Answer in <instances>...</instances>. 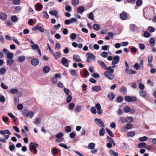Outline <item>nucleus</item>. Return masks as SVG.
<instances>
[{"instance_id": "obj_1", "label": "nucleus", "mask_w": 156, "mask_h": 156, "mask_svg": "<svg viewBox=\"0 0 156 156\" xmlns=\"http://www.w3.org/2000/svg\"><path fill=\"white\" fill-rule=\"evenodd\" d=\"M38 144L34 142H31L30 144L29 149L31 153H33L34 154H36L37 152V151L36 149L38 147Z\"/></svg>"}, {"instance_id": "obj_2", "label": "nucleus", "mask_w": 156, "mask_h": 156, "mask_svg": "<svg viewBox=\"0 0 156 156\" xmlns=\"http://www.w3.org/2000/svg\"><path fill=\"white\" fill-rule=\"evenodd\" d=\"M22 114L25 116L29 117L30 118H32L34 115V113L33 112H29L27 109L23 110Z\"/></svg>"}, {"instance_id": "obj_3", "label": "nucleus", "mask_w": 156, "mask_h": 156, "mask_svg": "<svg viewBox=\"0 0 156 156\" xmlns=\"http://www.w3.org/2000/svg\"><path fill=\"white\" fill-rule=\"evenodd\" d=\"M124 99L126 101L130 102L131 101L134 102L136 101L137 98L136 96H133L131 97L129 96H126L125 97Z\"/></svg>"}, {"instance_id": "obj_4", "label": "nucleus", "mask_w": 156, "mask_h": 156, "mask_svg": "<svg viewBox=\"0 0 156 156\" xmlns=\"http://www.w3.org/2000/svg\"><path fill=\"white\" fill-rule=\"evenodd\" d=\"M95 123L101 127H105V125L103 121L101 119L98 118H96L94 119Z\"/></svg>"}, {"instance_id": "obj_5", "label": "nucleus", "mask_w": 156, "mask_h": 156, "mask_svg": "<svg viewBox=\"0 0 156 156\" xmlns=\"http://www.w3.org/2000/svg\"><path fill=\"white\" fill-rule=\"evenodd\" d=\"M39 24H37L33 28L32 30L35 31L36 30H38L41 32H44V29L43 27L40 26H39Z\"/></svg>"}, {"instance_id": "obj_6", "label": "nucleus", "mask_w": 156, "mask_h": 156, "mask_svg": "<svg viewBox=\"0 0 156 156\" xmlns=\"http://www.w3.org/2000/svg\"><path fill=\"white\" fill-rule=\"evenodd\" d=\"M104 75L108 79L112 80L114 78V76L110 73L108 71H105L104 73Z\"/></svg>"}, {"instance_id": "obj_7", "label": "nucleus", "mask_w": 156, "mask_h": 156, "mask_svg": "<svg viewBox=\"0 0 156 156\" xmlns=\"http://www.w3.org/2000/svg\"><path fill=\"white\" fill-rule=\"evenodd\" d=\"M120 57L119 55L115 56L113 58V60L112 62V64L115 65L118 63L119 61Z\"/></svg>"}, {"instance_id": "obj_8", "label": "nucleus", "mask_w": 156, "mask_h": 156, "mask_svg": "<svg viewBox=\"0 0 156 156\" xmlns=\"http://www.w3.org/2000/svg\"><path fill=\"white\" fill-rule=\"evenodd\" d=\"M121 19L123 20H126L127 18V15L126 12L123 11L122 13L120 15Z\"/></svg>"}, {"instance_id": "obj_9", "label": "nucleus", "mask_w": 156, "mask_h": 156, "mask_svg": "<svg viewBox=\"0 0 156 156\" xmlns=\"http://www.w3.org/2000/svg\"><path fill=\"white\" fill-rule=\"evenodd\" d=\"M68 60L66 58L64 57L61 60V63L65 66L68 67H69V63H68Z\"/></svg>"}, {"instance_id": "obj_10", "label": "nucleus", "mask_w": 156, "mask_h": 156, "mask_svg": "<svg viewBox=\"0 0 156 156\" xmlns=\"http://www.w3.org/2000/svg\"><path fill=\"white\" fill-rule=\"evenodd\" d=\"M73 59L75 62H81L82 60L80 57L77 55H74L73 56Z\"/></svg>"}, {"instance_id": "obj_11", "label": "nucleus", "mask_w": 156, "mask_h": 156, "mask_svg": "<svg viewBox=\"0 0 156 156\" xmlns=\"http://www.w3.org/2000/svg\"><path fill=\"white\" fill-rule=\"evenodd\" d=\"M49 13L52 16H55L57 18L59 17L58 12L56 10H55L53 11H50L49 12Z\"/></svg>"}, {"instance_id": "obj_12", "label": "nucleus", "mask_w": 156, "mask_h": 156, "mask_svg": "<svg viewBox=\"0 0 156 156\" xmlns=\"http://www.w3.org/2000/svg\"><path fill=\"white\" fill-rule=\"evenodd\" d=\"M39 63L38 60L36 58H34L31 60V63L33 66H36Z\"/></svg>"}, {"instance_id": "obj_13", "label": "nucleus", "mask_w": 156, "mask_h": 156, "mask_svg": "<svg viewBox=\"0 0 156 156\" xmlns=\"http://www.w3.org/2000/svg\"><path fill=\"white\" fill-rule=\"evenodd\" d=\"M7 18V14L4 13L2 12L0 14V19L2 20H6Z\"/></svg>"}, {"instance_id": "obj_14", "label": "nucleus", "mask_w": 156, "mask_h": 156, "mask_svg": "<svg viewBox=\"0 0 156 156\" xmlns=\"http://www.w3.org/2000/svg\"><path fill=\"white\" fill-rule=\"evenodd\" d=\"M92 89L94 91L98 92L101 90L102 88L100 86H96L92 87Z\"/></svg>"}, {"instance_id": "obj_15", "label": "nucleus", "mask_w": 156, "mask_h": 156, "mask_svg": "<svg viewBox=\"0 0 156 156\" xmlns=\"http://www.w3.org/2000/svg\"><path fill=\"white\" fill-rule=\"evenodd\" d=\"M37 5V10L38 11H39L41 10L43 8V6L42 4L41 3H37V4H36L35 5V6ZM36 10V9H35Z\"/></svg>"}, {"instance_id": "obj_16", "label": "nucleus", "mask_w": 156, "mask_h": 156, "mask_svg": "<svg viewBox=\"0 0 156 156\" xmlns=\"http://www.w3.org/2000/svg\"><path fill=\"white\" fill-rule=\"evenodd\" d=\"M125 72L128 74H135L136 73V71L129 69H128L127 70H125Z\"/></svg>"}, {"instance_id": "obj_17", "label": "nucleus", "mask_w": 156, "mask_h": 156, "mask_svg": "<svg viewBox=\"0 0 156 156\" xmlns=\"http://www.w3.org/2000/svg\"><path fill=\"white\" fill-rule=\"evenodd\" d=\"M85 10L84 7L82 6H78L77 8V11L79 13H81L83 12Z\"/></svg>"}, {"instance_id": "obj_18", "label": "nucleus", "mask_w": 156, "mask_h": 156, "mask_svg": "<svg viewBox=\"0 0 156 156\" xmlns=\"http://www.w3.org/2000/svg\"><path fill=\"white\" fill-rule=\"evenodd\" d=\"M98 64L101 67L104 69H105L106 67V66L105 63L101 60L98 61Z\"/></svg>"}, {"instance_id": "obj_19", "label": "nucleus", "mask_w": 156, "mask_h": 156, "mask_svg": "<svg viewBox=\"0 0 156 156\" xmlns=\"http://www.w3.org/2000/svg\"><path fill=\"white\" fill-rule=\"evenodd\" d=\"M50 70V67L48 66H44L43 69V72L45 73H48Z\"/></svg>"}, {"instance_id": "obj_20", "label": "nucleus", "mask_w": 156, "mask_h": 156, "mask_svg": "<svg viewBox=\"0 0 156 156\" xmlns=\"http://www.w3.org/2000/svg\"><path fill=\"white\" fill-rule=\"evenodd\" d=\"M0 133L2 135H4L5 134H7L9 135L11 134V132L8 130H2L0 131Z\"/></svg>"}, {"instance_id": "obj_21", "label": "nucleus", "mask_w": 156, "mask_h": 156, "mask_svg": "<svg viewBox=\"0 0 156 156\" xmlns=\"http://www.w3.org/2000/svg\"><path fill=\"white\" fill-rule=\"evenodd\" d=\"M139 94L140 96L144 98L147 95V93L144 90H141L139 92Z\"/></svg>"}, {"instance_id": "obj_22", "label": "nucleus", "mask_w": 156, "mask_h": 156, "mask_svg": "<svg viewBox=\"0 0 156 156\" xmlns=\"http://www.w3.org/2000/svg\"><path fill=\"white\" fill-rule=\"evenodd\" d=\"M105 133V129L102 128H101L99 130V135L100 136H103L104 135Z\"/></svg>"}, {"instance_id": "obj_23", "label": "nucleus", "mask_w": 156, "mask_h": 156, "mask_svg": "<svg viewBox=\"0 0 156 156\" xmlns=\"http://www.w3.org/2000/svg\"><path fill=\"white\" fill-rule=\"evenodd\" d=\"M125 120L126 122H131L133 121V119L131 117H127Z\"/></svg>"}, {"instance_id": "obj_24", "label": "nucleus", "mask_w": 156, "mask_h": 156, "mask_svg": "<svg viewBox=\"0 0 156 156\" xmlns=\"http://www.w3.org/2000/svg\"><path fill=\"white\" fill-rule=\"evenodd\" d=\"M87 57H89L92 59H94L95 58V56L93 55L92 53L89 52L87 54Z\"/></svg>"}, {"instance_id": "obj_25", "label": "nucleus", "mask_w": 156, "mask_h": 156, "mask_svg": "<svg viewBox=\"0 0 156 156\" xmlns=\"http://www.w3.org/2000/svg\"><path fill=\"white\" fill-rule=\"evenodd\" d=\"M31 48L33 50H38L39 48V46L37 44H34L31 45Z\"/></svg>"}, {"instance_id": "obj_26", "label": "nucleus", "mask_w": 156, "mask_h": 156, "mask_svg": "<svg viewBox=\"0 0 156 156\" xmlns=\"http://www.w3.org/2000/svg\"><path fill=\"white\" fill-rule=\"evenodd\" d=\"M120 91L124 94L126 93L127 92V89L126 87L124 86L122 87L120 90Z\"/></svg>"}, {"instance_id": "obj_27", "label": "nucleus", "mask_w": 156, "mask_h": 156, "mask_svg": "<svg viewBox=\"0 0 156 156\" xmlns=\"http://www.w3.org/2000/svg\"><path fill=\"white\" fill-rule=\"evenodd\" d=\"M106 130L107 132L108 133L109 136L112 137H113L114 136V134L112 133V131L108 128H106Z\"/></svg>"}, {"instance_id": "obj_28", "label": "nucleus", "mask_w": 156, "mask_h": 156, "mask_svg": "<svg viewBox=\"0 0 156 156\" xmlns=\"http://www.w3.org/2000/svg\"><path fill=\"white\" fill-rule=\"evenodd\" d=\"M153 60V56L152 55L149 56L148 57V63L149 64V66H151V65L152 61Z\"/></svg>"}, {"instance_id": "obj_29", "label": "nucleus", "mask_w": 156, "mask_h": 156, "mask_svg": "<svg viewBox=\"0 0 156 156\" xmlns=\"http://www.w3.org/2000/svg\"><path fill=\"white\" fill-rule=\"evenodd\" d=\"M93 28L95 30H98L100 28V26L99 25L97 24H95L93 25Z\"/></svg>"}, {"instance_id": "obj_30", "label": "nucleus", "mask_w": 156, "mask_h": 156, "mask_svg": "<svg viewBox=\"0 0 156 156\" xmlns=\"http://www.w3.org/2000/svg\"><path fill=\"white\" fill-rule=\"evenodd\" d=\"M109 153L111 155H113L114 156H118V154L114 151L112 149L110 150L109 151Z\"/></svg>"}, {"instance_id": "obj_31", "label": "nucleus", "mask_w": 156, "mask_h": 156, "mask_svg": "<svg viewBox=\"0 0 156 156\" xmlns=\"http://www.w3.org/2000/svg\"><path fill=\"white\" fill-rule=\"evenodd\" d=\"M146 145V144L144 142H142L139 143L137 145V147H138L139 148H145V147Z\"/></svg>"}, {"instance_id": "obj_32", "label": "nucleus", "mask_w": 156, "mask_h": 156, "mask_svg": "<svg viewBox=\"0 0 156 156\" xmlns=\"http://www.w3.org/2000/svg\"><path fill=\"white\" fill-rule=\"evenodd\" d=\"M108 71H109L110 73H113L114 72V69L112 68V67L111 66H109L108 67H106L105 69Z\"/></svg>"}, {"instance_id": "obj_33", "label": "nucleus", "mask_w": 156, "mask_h": 156, "mask_svg": "<svg viewBox=\"0 0 156 156\" xmlns=\"http://www.w3.org/2000/svg\"><path fill=\"white\" fill-rule=\"evenodd\" d=\"M123 110L126 113L128 112L130 110V108L128 106H126L123 108Z\"/></svg>"}, {"instance_id": "obj_34", "label": "nucleus", "mask_w": 156, "mask_h": 156, "mask_svg": "<svg viewBox=\"0 0 156 156\" xmlns=\"http://www.w3.org/2000/svg\"><path fill=\"white\" fill-rule=\"evenodd\" d=\"M6 72V70L5 68L2 67L0 69V74L2 75Z\"/></svg>"}, {"instance_id": "obj_35", "label": "nucleus", "mask_w": 156, "mask_h": 156, "mask_svg": "<svg viewBox=\"0 0 156 156\" xmlns=\"http://www.w3.org/2000/svg\"><path fill=\"white\" fill-rule=\"evenodd\" d=\"M88 17L89 19L93 20L94 19V16L92 12H91L88 14Z\"/></svg>"}, {"instance_id": "obj_36", "label": "nucleus", "mask_w": 156, "mask_h": 156, "mask_svg": "<svg viewBox=\"0 0 156 156\" xmlns=\"http://www.w3.org/2000/svg\"><path fill=\"white\" fill-rule=\"evenodd\" d=\"M95 144L94 143H91L88 145V148L93 149L95 147Z\"/></svg>"}, {"instance_id": "obj_37", "label": "nucleus", "mask_w": 156, "mask_h": 156, "mask_svg": "<svg viewBox=\"0 0 156 156\" xmlns=\"http://www.w3.org/2000/svg\"><path fill=\"white\" fill-rule=\"evenodd\" d=\"M14 62V60L12 59H9L7 60V65H11Z\"/></svg>"}, {"instance_id": "obj_38", "label": "nucleus", "mask_w": 156, "mask_h": 156, "mask_svg": "<svg viewBox=\"0 0 156 156\" xmlns=\"http://www.w3.org/2000/svg\"><path fill=\"white\" fill-rule=\"evenodd\" d=\"M135 133L134 131H130L127 133V136L131 137H133L135 135Z\"/></svg>"}, {"instance_id": "obj_39", "label": "nucleus", "mask_w": 156, "mask_h": 156, "mask_svg": "<svg viewBox=\"0 0 156 156\" xmlns=\"http://www.w3.org/2000/svg\"><path fill=\"white\" fill-rule=\"evenodd\" d=\"M17 59L19 62H21L25 60V57L24 56H20Z\"/></svg>"}, {"instance_id": "obj_40", "label": "nucleus", "mask_w": 156, "mask_h": 156, "mask_svg": "<svg viewBox=\"0 0 156 156\" xmlns=\"http://www.w3.org/2000/svg\"><path fill=\"white\" fill-rule=\"evenodd\" d=\"M91 112L93 114H95L97 112L96 108L94 107H92L90 109Z\"/></svg>"}, {"instance_id": "obj_41", "label": "nucleus", "mask_w": 156, "mask_h": 156, "mask_svg": "<svg viewBox=\"0 0 156 156\" xmlns=\"http://www.w3.org/2000/svg\"><path fill=\"white\" fill-rule=\"evenodd\" d=\"M65 130L67 133L70 132L71 131V127L69 126H68L66 127Z\"/></svg>"}, {"instance_id": "obj_42", "label": "nucleus", "mask_w": 156, "mask_h": 156, "mask_svg": "<svg viewBox=\"0 0 156 156\" xmlns=\"http://www.w3.org/2000/svg\"><path fill=\"white\" fill-rule=\"evenodd\" d=\"M143 2L141 0H137L136 2V5L140 6L142 4Z\"/></svg>"}, {"instance_id": "obj_43", "label": "nucleus", "mask_w": 156, "mask_h": 156, "mask_svg": "<svg viewBox=\"0 0 156 156\" xmlns=\"http://www.w3.org/2000/svg\"><path fill=\"white\" fill-rule=\"evenodd\" d=\"M13 57V55L12 53L9 52L7 54V57L9 59H12Z\"/></svg>"}, {"instance_id": "obj_44", "label": "nucleus", "mask_w": 156, "mask_h": 156, "mask_svg": "<svg viewBox=\"0 0 156 156\" xmlns=\"http://www.w3.org/2000/svg\"><path fill=\"white\" fill-rule=\"evenodd\" d=\"M10 92L12 94H15L18 91V90L16 88H12L10 90Z\"/></svg>"}, {"instance_id": "obj_45", "label": "nucleus", "mask_w": 156, "mask_h": 156, "mask_svg": "<svg viewBox=\"0 0 156 156\" xmlns=\"http://www.w3.org/2000/svg\"><path fill=\"white\" fill-rule=\"evenodd\" d=\"M144 36L145 37H148L150 36L151 34L148 31H145L144 33Z\"/></svg>"}, {"instance_id": "obj_46", "label": "nucleus", "mask_w": 156, "mask_h": 156, "mask_svg": "<svg viewBox=\"0 0 156 156\" xmlns=\"http://www.w3.org/2000/svg\"><path fill=\"white\" fill-rule=\"evenodd\" d=\"M133 67L135 70H137L140 67V66H139V64L138 63H136L134 64Z\"/></svg>"}, {"instance_id": "obj_47", "label": "nucleus", "mask_w": 156, "mask_h": 156, "mask_svg": "<svg viewBox=\"0 0 156 156\" xmlns=\"http://www.w3.org/2000/svg\"><path fill=\"white\" fill-rule=\"evenodd\" d=\"M108 97L110 100H112L115 98V95L113 93H112L111 95L108 94Z\"/></svg>"}, {"instance_id": "obj_48", "label": "nucleus", "mask_w": 156, "mask_h": 156, "mask_svg": "<svg viewBox=\"0 0 156 156\" xmlns=\"http://www.w3.org/2000/svg\"><path fill=\"white\" fill-rule=\"evenodd\" d=\"M147 139V137L146 136H144L139 138V140L140 141H144Z\"/></svg>"}, {"instance_id": "obj_49", "label": "nucleus", "mask_w": 156, "mask_h": 156, "mask_svg": "<svg viewBox=\"0 0 156 156\" xmlns=\"http://www.w3.org/2000/svg\"><path fill=\"white\" fill-rule=\"evenodd\" d=\"M17 18L15 16H12L11 18V20L13 22H15L17 20Z\"/></svg>"}, {"instance_id": "obj_50", "label": "nucleus", "mask_w": 156, "mask_h": 156, "mask_svg": "<svg viewBox=\"0 0 156 156\" xmlns=\"http://www.w3.org/2000/svg\"><path fill=\"white\" fill-rule=\"evenodd\" d=\"M70 74L73 76H74L76 75V70L75 69H71L70 70Z\"/></svg>"}, {"instance_id": "obj_51", "label": "nucleus", "mask_w": 156, "mask_h": 156, "mask_svg": "<svg viewBox=\"0 0 156 156\" xmlns=\"http://www.w3.org/2000/svg\"><path fill=\"white\" fill-rule=\"evenodd\" d=\"M123 100V98L122 96H119L117 98V101L118 102H121Z\"/></svg>"}, {"instance_id": "obj_52", "label": "nucleus", "mask_w": 156, "mask_h": 156, "mask_svg": "<svg viewBox=\"0 0 156 156\" xmlns=\"http://www.w3.org/2000/svg\"><path fill=\"white\" fill-rule=\"evenodd\" d=\"M21 10V7L20 6H16L15 8V10L16 13H18L20 12Z\"/></svg>"}, {"instance_id": "obj_53", "label": "nucleus", "mask_w": 156, "mask_h": 156, "mask_svg": "<svg viewBox=\"0 0 156 156\" xmlns=\"http://www.w3.org/2000/svg\"><path fill=\"white\" fill-rule=\"evenodd\" d=\"M72 97L70 95H68L66 99V101L68 103H70L72 100Z\"/></svg>"}, {"instance_id": "obj_54", "label": "nucleus", "mask_w": 156, "mask_h": 156, "mask_svg": "<svg viewBox=\"0 0 156 156\" xmlns=\"http://www.w3.org/2000/svg\"><path fill=\"white\" fill-rule=\"evenodd\" d=\"M57 79L55 77H53L51 78V82L52 83H56L57 82Z\"/></svg>"}, {"instance_id": "obj_55", "label": "nucleus", "mask_w": 156, "mask_h": 156, "mask_svg": "<svg viewBox=\"0 0 156 156\" xmlns=\"http://www.w3.org/2000/svg\"><path fill=\"white\" fill-rule=\"evenodd\" d=\"M155 39L153 37L150 38V40L149 41V43L151 44H153L155 43Z\"/></svg>"}, {"instance_id": "obj_56", "label": "nucleus", "mask_w": 156, "mask_h": 156, "mask_svg": "<svg viewBox=\"0 0 156 156\" xmlns=\"http://www.w3.org/2000/svg\"><path fill=\"white\" fill-rule=\"evenodd\" d=\"M63 135L62 132H60L56 135V137L59 139H61Z\"/></svg>"}, {"instance_id": "obj_57", "label": "nucleus", "mask_w": 156, "mask_h": 156, "mask_svg": "<svg viewBox=\"0 0 156 156\" xmlns=\"http://www.w3.org/2000/svg\"><path fill=\"white\" fill-rule=\"evenodd\" d=\"M79 3V0H73L72 2V4L74 5H78Z\"/></svg>"}, {"instance_id": "obj_58", "label": "nucleus", "mask_w": 156, "mask_h": 156, "mask_svg": "<svg viewBox=\"0 0 156 156\" xmlns=\"http://www.w3.org/2000/svg\"><path fill=\"white\" fill-rule=\"evenodd\" d=\"M131 30L133 31H135L136 29L135 25L134 24L130 25Z\"/></svg>"}, {"instance_id": "obj_59", "label": "nucleus", "mask_w": 156, "mask_h": 156, "mask_svg": "<svg viewBox=\"0 0 156 156\" xmlns=\"http://www.w3.org/2000/svg\"><path fill=\"white\" fill-rule=\"evenodd\" d=\"M61 48L60 44L58 43H56L55 46V49H59Z\"/></svg>"}, {"instance_id": "obj_60", "label": "nucleus", "mask_w": 156, "mask_h": 156, "mask_svg": "<svg viewBox=\"0 0 156 156\" xmlns=\"http://www.w3.org/2000/svg\"><path fill=\"white\" fill-rule=\"evenodd\" d=\"M126 127L127 129H129L132 127V125L131 123H127L126 125Z\"/></svg>"}, {"instance_id": "obj_61", "label": "nucleus", "mask_w": 156, "mask_h": 156, "mask_svg": "<svg viewBox=\"0 0 156 156\" xmlns=\"http://www.w3.org/2000/svg\"><path fill=\"white\" fill-rule=\"evenodd\" d=\"M139 87L140 89L142 90L144 88L145 86L144 84L140 83L139 85Z\"/></svg>"}, {"instance_id": "obj_62", "label": "nucleus", "mask_w": 156, "mask_h": 156, "mask_svg": "<svg viewBox=\"0 0 156 156\" xmlns=\"http://www.w3.org/2000/svg\"><path fill=\"white\" fill-rule=\"evenodd\" d=\"M148 30L150 32H153L155 31L154 28L152 27L149 26L148 28Z\"/></svg>"}, {"instance_id": "obj_63", "label": "nucleus", "mask_w": 156, "mask_h": 156, "mask_svg": "<svg viewBox=\"0 0 156 156\" xmlns=\"http://www.w3.org/2000/svg\"><path fill=\"white\" fill-rule=\"evenodd\" d=\"M43 15L44 17L46 19H48L49 18V16L48 14L47 13V12L45 11L44 12H43Z\"/></svg>"}, {"instance_id": "obj_64", "label": "nucleus", "mask_w": 156, "mask_h": 156, "mask_svg": "<svg viewBox=\"0 0 156 156\" xmlns=\"http://www.w3.org/2000/svg\"><path fill=\"white\" fill-rule=\"evenodd\" d=\"M76 34L75 33H72L71 34L70 38L74 40L76 39Z\"/></svg>"}]
</instances>
